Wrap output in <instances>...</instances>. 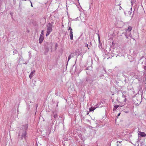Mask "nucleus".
Wrapping results in <instances>:
<instances>
[{
	"instance_id": "obj_6",
	"label": "nucleus",
	"mask_w": 146,
	"mask_h": 146,
	"mask_svg": "<svg viewBox=\"0 0 146 146\" xmlns=\"http://www.w3.org/2000/svg\"><path fill=\"white\" fill-rule=\"evenodd\" d=\"M75 56V55L74 53H71L70 55L68 58V62L69 60L72 58L73 57Z\"/></svg>"
},
{
	"instance_id": "obj_9",
	"label": "nucleus",
	"mask_w": 146,
	"mask_h": 146,
	"mask_svg": "<svg viewBox=\"0 0 146 146\" xmlns=\"http://www.w3.org/2000/svg\"><path fill=\"white\" fill-rule=\"evenodd\" d=\"M132 29V27L131 26H129L127 29L126 30V31L130 32L131 31Z\"/></svg>"
},
{
	"instance_id": "obj_15",
	"label": "nucleus",
	"mask_w": 146,
	"mask_h": 146,
	"mask_svg": "<svg viewBox=\"0 0 146 146\" xmlns=\"http://www.w3.org/2000/svg\"><path fill=\"white\" fill-rule=\"evenodd\" d=\"M68 30H70V32H73L72 31V29L71 28V27H69Z\"/></svg>"
},
{
	"instance_id": "obj_16",
	"label": "nucleus",
	"mask_w": 146,
	"mask_h": 146,
	"mask_svg": "<svg viewBox=\"0 0 146 146\" xmlns=\"http://www.w3.org/2000/svg\"><path fill=\"white\" fill-rule=\"evenodd\" d=\"M88 44H87V43H86L85 44V47H87L88 48V49H89V48L88 47Z\"/></svg>"
},
{
	"instance_id": "obj_3",
	"label": "nucleus",
	"mask_w": 146,
	"mask_h": 146,
	"mask_svg": "<svg viewBox=\"0 0 146 146\" xmlns=\"http://www.w3.org/2000/svg\"><path fill=\"white\" fill-rule=\"evenodd\" d=\"M86 81L84 82L86 84H91L93 82L92 79L91 77L88 76L86 78Z\"/></svg>"
},
{
	"instance_id": "obj_1",
	"label": "nucleus",
	"mask_w": 146,
	"mask_h": 146,
	"mask_svg": "<svg viewBox=\"0 0 146 146\" xmlns=\"http://www.w3.org/2000/svg\"><path fill=\"white\" fill-rule=\"evenodd\" d=\"M28 128L27 124L23 125V126L22 129H21L19 133V137L21 139H26L27 138V136L26 131Z\"/></svg>"
},
{
	"instance_id": "obj_7",
	"label": "nucleus",
	"mask_w": 146,
	"mask_h": 146,
	"mask_svg": "<svg viewBox=\"0 0 146 146\" xmlns=\"http://www.w3.org/2000/svg\"><path fill=\"white\" fill-rule=\"evenodd\" d=\"M44 39L43 36H40L39 38V42L40 44L42 43Z\"/></svg>"
},
{
	"instance_id": "obj_21",
	"label": "nucleus",
	"mask_w": 146,
	"mask_h": 146,
	"mask_svg": "<svg viewBox=\"0 0 146 146\" xmlns=\"http://www.w3.org/2000/svg\"><path fill=\"white\" fill-rule=\"evenodd\" d=\"M120 114L121 113H119L118 115H117V117H118L120 115Z\"/></svg>"
},
{
	"instance_id": "obj_23",
	"label": "nucleus",
	"mask_w": 146,
	"mask_h": 146,
	"mask_svg": "<svg viewBox=\"0 0 146 146\" xmlns=\"http://www.w3.org/2000/svg\"><path fill=\"white\" fill-rule=\"evenodd\" d=\"M117 146H122L121 145H119L118 144H117Z\"/></svg>"
},
{
	"instance_id": "obj_14",
	"label": "nucleus",
	"mask_w": 146,
	"mask_h": 146,
	"mask_svg": "<svg viewBox=\"0 0 146 146\" xmlns=\"http://www.w3.org/2000/svg\"><path fill=\"white\" fill-rule=\"evenodd\" d=\"M127 35V34L126 32L125 33V35L126 38H128V36Z\"/></svg>"
},
{
	"instance_id": "obj_19",
	"label": "nucleus",
	"mask_w": 146,
	"mask_h": 146,
	"mask_svg": "<svg viewBox=\"0 0 146 146\" xmlns=\"http://www.w3.org/2000/svg\"><path fill=\"white\" fill-rule=\"evenodd\" d=\"M129 36L130 37H131V33H130L129 34Z\"/></svg>"
},
{
	"instance_id": "obj_12",
	"label": "nucleus",
	"mask_w": 146,
	"mask_h": 146,
	"mask_svg": "<svg viewBox=\"0 0 146 146\" xmlns=\"http://www.w3.org/2000/svg\"><path fill=\"white\" fill-rule=\"evenodd\" d=\"M54 114L53 116L54 117V118L56 119L57 117V116H58L57 114H56V112H55L54 113H53V114H54Z\"/></svg>"
},
{
	"instance_id": "obj_2",
	"label": "nucleus",
	"mask_w": 146,
	"mask_h": 146,
	"mask_svg": "<svg viewBox=\"0 0 146 146\" xmlns=\"http://www.w3.org/2000/svg\"><path fill=\"white\" fill-rule=\"evenodd\" d=\"M52 25L50 23H48L47 26V31L46 34V36H48L52 31Z\"/></svg>"
},
{
	"instance_id": "obj_4",
	"label": "nucleus",
	"mask_w": 146,
	"mask_h": 146,
	"mask_svg": "<svg viewBox=\"0 0 146 146\" xmlns=\"http://www.w3.org/2000/svg\"><path fill=\"white\" fill-rule=\"evenodd\" d=\"M138 134L139 135H140L141 137H143L146 136V134L143 132L138 131Z\"/></svg>"
},
{
	"instance_id": "obj_20",
	"label": "nucleus",
	"mask_w": 146,
	"mask_h": 146,
	"mask_svg": "<svg viewBox=\"0 0 146 146\" xmlns=\"http://www.w3.org/2000/svg\"><path fill=\"white\" fill-rule=\"evenodd\" d=\"M30 3H31V6L32 7H33V5H32V2H31V1H30Z\"/></svg>"
},
{
	"instance_id": "obj_26",
	"label": "nucleus",
	"mask_w": 146,
	"mask_h": 146,
	"mask_svg": "<svg viewBox=\"0 0 146 146\" xmlns=\"http://www.w3.org/2000/svg\"><path fill=\"white\" fill-rule=\"evenodd\" d=\"M120 8H122L120 6Z\"/></svg>"
},
{
	"instance_id": "obj_18",
	"label": "nucleus",
	"mask_w": 146,
	"mask_h": 146,
	"mask_svg": "<svg viewBox=\"0 0 146 146\" xmlns=\"http://www.w3.org/2000/svg\"><path fill=\"white\" fill-rule=\"evenodd\" d=\"M58 46V45L57 43H56L55 44V47L56 48Z\"/></svg>"
},
{
	"instance_id": "obj_5",
	"label": "nucleus",
	"mask_w": 146,
	"mask_h": 146,
	"mask_svg": "<svg viewBox=\"0 0 146 146\" xmlns=\"http://www.w3.org/2000/svg\"><path fill=\"white\" fill-rule=\"evenodd\" d=\"M35 70H34L32 71L29 75V78L31 79L33 76L35 75Z\"/></svg>"
},
{
	"instance_id": "obj_17",
	"label": "nucleus",
	"mask_w": 146,
	"mask_h": 146,
	"mask_svg": "<svg viewBox=\"0 0 146 146\" xmlns=\"http://www.w3.org/2000/svg\"><path fill=\"white\" fill-rule=\"evenodd\" d=\"M131 3L132 5L134 4L135 3L134 0H131Z\"/></svg>"
},
{
	"instance_id": "obj_11",
	"label": "nucleus",
	"mask_w": 146,
	"mask_h": 146,
	"mask_svg": "<svg viewBox=\"0 0 146 146\" xmlns=\"http://www.w3.org/2000/svg\"><path fill=\"white\" fill-rule=\"evenodd\" d=\"M119 105H116L113 108V111L115 110H116V109L118 107H119Z\"/></svg>"
},
{
	"instance_id": "obj_24",
	"label": "nucleus",
	"mask_w": 146,
	"mask_h": 146,
	"mask_svg": "<svg viewBox=\"0 0 146 146\" xmlns=\"http://www.w3.org/2000/svg\"><path fill=\"white\" fill-rule=\"evenodd\" d=\"M118 142H119V143H120V142H119V141H117V143H118Z\"/></svg>"
},
{
	"instance_id": "obj_25",
	"label": "nucleus",
	"mask_w": 146,
	"mask_h": 146,
	"mask_svg": "<svg viewBox=\"0 0 146 146\" xmlns=\"http://www.w3.org/2000/svg\"><path fill=\"white\" fill-rule=\"evenodd\" d=\"M117 56H118V55H117L116 56V57H117Z\"/></svg>"
},
{
	"instance_id": "obj_27",
	"label": "nucleus",
	"mask_w": 146,
	"mask_h": 146,
	"mask_svg": "<svg viewBox=\"0 0 146 146\" xmlns=\"http://www.w3.org/2000/svg\"><path fill=\"white\" fill-rule=\"evenodd\" d=\"M90 43L91 45V42H90Z\"/></svg>"
},
{
	"instance_id": "obj_10",
	"label": "nucleus",
	"mask_w": 146,
	"mask_h": 146,
	"mask_svg": "<svg viewBox=\"0 0 146 146\" xmlns=\"http://www.w3.org/2000/svg\"><path fill=\"white\" fill-rule=\"evenodd\" d=\"M96 108L93 107H92L89 109L90 112H91L93 111Z\"/></svg>"
},
{
	"instance_id": "obj_22",
	"label": "nucleus",
	"mask_w": 146,
	"mask_h": 146,
	"mask_svg": "<svg viewBox=\"0 0 146 146\" xmlns=\"http://www.w3.org/2000/svg\"><path fill=\"white\" fill-rule=\"evenodd\" d=\"M125 112L126 113H129V111H125Z\"/></svg>"
},
{
	"instance_id": "obj_13",
	"label": "nucleus",
	"mask_w": 146,
	"mask_h": 146,
	"mask_svg": "<svg viewBox=\"0 0 146 146\" xmlns=\"http://www.w3.org/2000/svg\"><path fill=\"white\" fill-rule=\"evenodd\" d=\"M44 35V31L43 30H42L41 32V34L40 36H43Z\"/></svg>"
},
{
	"instance_id": "obj_8",
	"label": "nucleus",
	"mask_w": 146,
	"mask_h": 146,
	"mask_svg": "<svg viewBox=\"0 0 146 146\" xmlns=\"http://www.w3.org/2000/svg\"><path fill=\"white\" fill-rule=\"evenodd\" d=\"M73 32H70V39L71 40L73 39Z\"/></svg>"
}]
</instances>
